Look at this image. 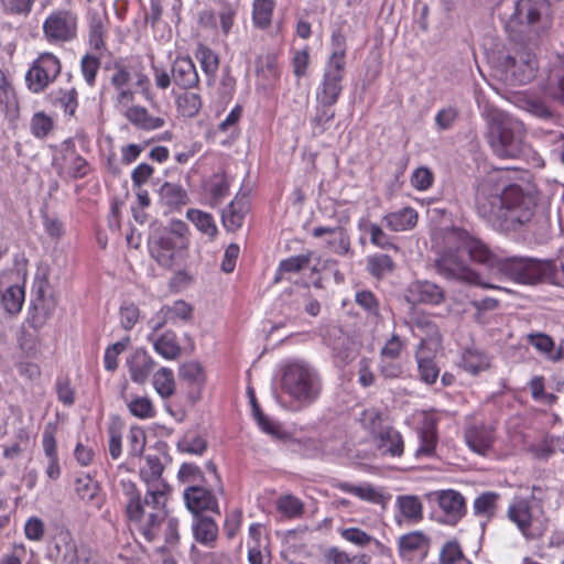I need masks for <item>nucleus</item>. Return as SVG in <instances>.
Listing matches in <instances>:
<instances>
[{"mask_svg":"<svg viewBox=\"0 0 564 564\" xmlns=\"http://www.w3.org/2000/svg\"><path fill=\"white\" fill-rule=\"evenodd\" d=\"M163 465L158 456L148 455L140 468V476L147 484V492L141 497L135 484L122 480L126 498V516L132 528L148 542L163 540L169 547L180 541L178 521L169 517L165 506L170 486L162 478Z\"/></svg>","mask_w":564,"mask_h":564,"instance_id":"f257e3e1","label":"nucleus"},{"mask_svg":"<svg viewBox=\"0 0 564 564\" xmlns=\"http://www.w3.org/2000/svg\"><path fill=\"white\" fill-rule=\"evenodd\" d=\"M547 9L546 0H519L510 15L506 30L512 46L495 63L496 75L509 86L530 83L538 70L532 52L539 39L545 33L549 22L542 14Z\"/></svg>","mask_w":564,"mask_h":564,"instance_id":"f03ea898","label":"nucleus"},{"mask_svg":"<svg viewBox=\"0 0 564 564\" xmlns=\"http://www.w3.org/2000/svg\"><path fill=\"white\" fill-rule=\"evenodd\" d=\"M474 205L479 217L500 230L543 229L547 224L545 215L538 212L536 196L508 184L500 172L487 174L477 184Z\"/></svg>","mask_w":564,"mask_h":564,"instance_id":"7ed1b4c3","label":"nucleus"},{"mask_svg":"<svg viewBox=\"0 0 564 564\" xmlns=\"http://www.w3.org/2000/svg\"><path fill=\"white\" fill-rule=\"evenodd\" d=\"M474 242L486 246L466 231H454L447 239L448 246L435 261L437 273L449 280L481 285L487 289H499L496 285L482 283L479 274L470 269L467 256L471 261L485 265L481 257L474 252L475 248L471 246Z\"/></svg>","mask_w":564,"mask_h":564,"instance_id":"20e7f679","label":"nucleus"},{"mask_svg":"<svg viewBox=\"0 0 564 564\" xmlns=\"http://www.w3.org/2000/svg\"><path fill=\"white\" fill-rule=\"evenodd\" d=\"M474 252L481 257L485 267L495 270L509 279L523 283L534 284L541 280L549 279L554 270L552 261H540L532 258L510 257L502 258L492 253L487 246L471 245Z\"/></svg>","mask_w":564,"mask_h":564,"instance_id":"39448f33","label":"nucleus"},{"mask_svg":"<svg viewBox=\"0 0 564 564\" xmlns=\"http://www.w3.org/2000/svg\"><path fill=\"white\" fill-rule=\"evenodd\" d=\"M332 53L325 64L321 84L316 89V101L335 105L344 89L346 73L347 41L341 30H334L330 35Z\"/></svg>","mask_w":564,"mask_h":564,"instance_id":"423d86ee","label":"nucleus"},{"mask_svg":"<svg viewBox=\"0 0 564 564\" xmlns=\"http://www.w3.org/2000/svg\"><path fill=\"white\" fill-rule=\"evenodd\" d=\"M525 128L523 123L506 113L494 117L488 132V143L500 159H518L525 153Z\"/></svg>","mask_w":564,"mask_h":564,"instance_id":"0eeeda50","label":"nucleus"},{"mask_svg":"<svg viewBox=\"0 0 564 564\" xmlns=\"http://www.w3.org/2000/svg\"><path fill=\"white\" fill-rule=\"evenodd\" d=\"M281 387L290 398L300 404L313 403L322 391L317 371L303 361H294L283 369Z\"/></svg>","mask_w":564,"mask_h":564,"instance_id":"6e6552de","label":"nucleus"},{"mask_svg":"<svg viewBox=\"0 0 564 564\" xmlns=\"http://www.w3.org/2000/svg\"><path fill=\"white\" fill-rule=\"evenodd\" d=\"M62 70L61 59L51 52L40 53L25 74V84L33 94L43 93Z\"/></svg>","mask_w":564,"mask_h":564,"instance_id":"1a4fd4ad","label":"nucleus"},{"mask_svg":"<svg viewBox=\"0 0 564 564\" xmlns=\"http://www.w3.org/2000/svg\"><path fill=\"white\" fill-rule=\"evenodd\" d=\"M77 14L66 9L52 11L42 25L44 39L54 45L74 41L77 37Z\"/></svg>","mask_w":564,"mask_h":564,"instance_id":"9d476101","label":"nucleus"},{"mask_svg":"<svg viewBox=\"0 0 564 564\" xmlns=\"http://www.w3.org/2000/svg\"><path fill=\"white\" fill-rule=\"evenodd\" d=\"M112 69L113 73L110 77V83L115 89L128 87V85L134 80V86L140 88L143 94L149 93L150 79L143 72L141 62H127L120 58L113 62Z\"/></svg>","mask_w":564,"mask_h":564,"instance_id":"9b49d317","label":"nucleus"},{"mask_svg":"<svg viewBox=\"0 0 564 564\" xmlns=\"http://www.w3.org/2000/svg\"><path fill=\"white\" fill-rule=\"evenodd\" d=\"M398 555L404 562L424 561L431 549V538L415 530L400 535L397 540Z\"/></svg>","mask_w":564,"mask_h":564,"instance_id":"f8f14e48","label":"nucleus"},{"mask_svg":"<svg viewBox=\"0 0 564 564\" xmlns=\"http://www.w3.org/2000/svg\"><path fill=\"white\" fill-rule=\"evenodd\" d=\"M444 514V522L455 525L466 514V501L456 490H438L432 494Z\"/></svg>","mask_w":564,"mask_h":564,"instance_id":"ddd939ff","label":"nucleus"},{"mask_svg":"<svg viewBox=\"0 0 564 564\" xmlns=\"http://www.w3.org/2000/svg\"><path fill=\"white\" fill-rule=\"evenodd\" d=\"M183 248L185 246L163 231L154 232L149 241L151 257L165 268L173 265L176 251Z\"/></svg>","mask_w":564,"mask_h":564,"instance_id":"4468645a","label":"nucleus"},{"mask_svg":"<svg viewBox=\"0 0 564 564\" xmlns=\"http://www.w3.org/2000/svg\"><path fill=\"white\" fill-rule=\"evenodd\" d=\"M183 498L186 508L195 516L203 511L219 513L218 500L215 495L199 485L187 486L184 489Z\"/></svg>","mask_w":564,"mask_h":564,"instance_id":"2eb2a0df","label":"nucleus"},{"mask_svg":"<svg viewBox=\"0 0 564 564\" xmlns=\"http://www.w3.org/2000/svg\"><path fill=\"white\" fill-rule=\"evenodd\" d=\"M56 432L57 425L50 422L45 425L42 434L43 453L47 459L45 475L51 480H57L62 474L57 453Z\"/></svg>","mask_w":564,"mask_h":564,"instance_id":"dca6fc26","label":"nucleus"},{"mask_svg":"<svg viewBox=\"0 0 564 564\" xmlns=\"http://www.w3.org/2000/svg\"><path fill=\"white\" fill-rule=\"evenodd\" d=\"M312 236L314 238H321L327 236L326 245L336 254L339 256H351V243L350 237L347 230L341 226L328 227L317 226L313 228Z\"/></svg>","mask_w":564,"mask_h":564,"instance_id":"f3484780","label":"nucleus"},{"mask_svg":"<svg viewBox=\"0 0 564 564\" xmlns=\"http://www.w3.org/2000/svg\"><path fill=\"white\" fill-rule=\"evenodd\" d=\"M171 73L174 85L181 89H192L199 84L196 66L189 57H176Z\"/></svg>","mask_w":564,"mask_h":564,"instance_id":"a211bd4d","label":"nucleus"},{"mask_svg":"<svg viewBox=\"0 0 564 564\" xmlns=\"http://www.w3.org/2000/svg\"><path fill=\"white\" fill-rule=\"evenodd\" d=\"M192 315V307L184 301H175L172 305L163 306L156 319L149 321V326L153 332L161 329L167 322H175L176 319L187 321Z\"/></svg>","mask_w":564,"mask_h":564,"instance_id":"6ab92c4d","label":"nucleus"},{"mask_svg":"<svg viewBox=\"0 0 564 564\" xmlns=\"http://www.w3.org/2000/svg\"><path fill=\"white\" fill-rule=\"evenodd\" d=\"M127 364L131 380L139 384L148 380L155 366L154 359L143 348L135 349Z\"/></svg>","mask_w":564,"mask_h":564,"instance_id":"aec40b11","label":"nucleus"},{"mask_svg":"<svg viewBox=\"0 0 564 564\" xmlns=\"http://www.w3.org/2000/svg\"><path fill=\"white\" fill-rule=\"evenodd\" d=\"M375 444L382 455L401 457L404 452L402 435L392 427L379 431L375 435Z\"/></svg>","mask_w":564,"mask_h":564,"instance_id":"412c9836","label":"nucleus"},{"mask_svg":"<svg viewBox=\"0 0 564 564\" xmlns=\"http://www.w3.org/2000/svg\"><path fill=\"white\" fill-rule=\"evenodd\" d=\"M508 519L513 522L523 535L529 536L530 528L532 525V508L528 499H514L507 511Z\"/></svg>","mask_w":564,"mask_h":564,"instance_id":"4be33fe9","label":"nucleus"},{"mask_svg":"<svg viewBox=\"0 0 564 564\" xmlns=\"http://www.w3.org/2000/svg\"><path fill=\"white\" fill-rule=\"evenodd\" d=\"M437 430L436 422L433 419H426L423 427L419 432V446L414 456L419 459L432 458L436 454Z\"/></svg>","mask_w":564,"mask_h":564,"instance_id":"5701e85b","label":"nucleus"},{"mask_svg":"<svg viewBox=\"0 0 564 564\" xmlns=\"http://www.w3.org/2000/svg\"><path fill=\"white\" fill-rule=\"evenodd\" d=\"M154 333L152 330L149 340L152 343L155 352L166 360H176L182 355V347L177 341L176 334L166 330L159 336H154Z\"/></svg>","mask_w":564,"mask_h":564,"instance_id":"b1692460","label":"nucleus"},{"mask_svg":"<svg viewBox=\"0 0 564 564\" xmlns=\"http://www.w3.org/2000/svg\"><path fill=\"white\" fill-rule=\"evenodd\" d=\"M465 438L475 453L486 455L492 446L495 431L488 425H475L466 431Z\"/></svg>","mask_w":564,"mask_h":564,"instance_id":"393cba45","label":"nucleus"},{"mask_svg":"<svg viewBox=\"0 0 564 564\" xmlns=\"http://www.w3.org/2000/svg\"><path fill=\"white\" fill-rule=\"evenodd\" d=\"M417 212L412 207H403L397 212L388 213L382 221L392 231H406L413 229L417 224Z\"/></svg>","mask_w":564,"mask_h":564,"instance_id":"a878e982","label":"nucleus"},{"mask_svg":"<svg viewBox=\"0 0 564 564\" xmlns=\"http://www.w3.org/2000/svg\"><path fill=\"white\" fill-rule=\"evenodd\" d=\"M415 360L417 364L420 379L426 384L435 383L440 376V368L436 365L434 358L429 352H426L425 340L420 343L415 351Z\"/></svg>","mask_w":564,"mask_h":564,"instance_id":"bb28decb","label":"nucleus"},{"mask_svg":"<svg viewBox=\"0 0 564 564\" xmlns=\"http://www.w3.org/2000/svg\"><path fill=\"white\" fill-rule=\"evenodd\" d=\"M194 540L207 547H214L218 536L217 523L208 517H197L192 523Z\"/></svg>","mask_w":564,"mask_h":564,"instance_id":"cd10ccee","label":"nucleus"},{"mask_svg":"<svg viewBox=\"0 0 564 564\" xmlns=\"http://www.w3.org/2000/svg\"><path fill=\"white\" fill-rule=\"evenodd\" d=\"M410 294L413 301L437 305L444 301L443 290L430 281H416L410 286Z\"/></svg>","mask_w":564,"mask_h":564,"instance_id":"c85d7f7f","label":"nucleus"},{"mask_svg":"<svg viewBox=\"0 0 564 564\" xmlns=\"http://www.w3.org/2000/svg\"><path fill=\"white\" fill-rule=\"evenodd\" d=\"M124 117L133 126L143 130H156L164 126L165 120L162 117H155L142 106H130L124 112Z\"/></svg>","mask_w":564,"mask_h":564,"instance_id":"c756f323","label":"nucleus"},{"mask_svg":"<svg viewBox=\"0 0 564 564\" xmlns=\"http://www.w3.org/2000/svg\"><path fill=\"white\" fill-rule=\"evenodd\" d=\"M248 213V202L245 198H235L221 214V221L227 230L235 231L243 224Z\"/></svg>","mask_w":564,"mask_h":564,"instance_id":"7c9ffc66","label":"nucleus"},{"mask_svg":"<svg viewBox=\"0 0 564 564\" xmlns=\"http://www.w3.org/2000/svg\"><path fill=\"white\" fill-rule=\"evenodd\" d=\"M33 312L28 317V324L34 329H40L51 317L56 307V301L53 296L41 297V300H32Z\"/></svg>","mask_w":564,"mask_h":564,"instance_id":"2f4dec72","label":"nucleus"},{"mask_svg":"<svg viewBox=\"0 0 564 564\" xmlns=\"http://www.w3.org/2000/svg\"><path fill=\"white\" fill-rule=\"evenodd\" d=\"M55 550L61 564H76L80 556V551H77L76 543L67 531L58 533Z\"/></svg>","mask_w":564,"mask_h":564,"instance_id":"473e14b6","label":"nucleus"},{"mask_svg":"<svg viewBox=\"0 0 564 564\" xmlns=\"http://www.w3.org/2000/svg\"><path fill=\"white\" fill-rule=\"evenodd\" d=\"M126 386L121 391V398L127 403L129 412L141 420H148L155 416V408L149 397H133L128 399L124 393Z\"/></svg>","mask_w":564,"mask_h":564,"instance_id":"72a5a7b5","label":"nucleus"},{"mask_svg":"<svg viewBox=\"0 0 564 564\" xmlns=\"http://www.w3.org/2000/svg\"><path fill=\"white\" fill-rule=\"evenodd\" d=\"M499 499L500 495L494 491H486L476 497L473 505L475 516L486 520L492 519L497 512Z\"/></svg>","mask_w":564,"mask_h":564,"instance_id":"f704fd0d","label":"nucleus"},{"mask_svg":"<svg viewBox=\"0 0 564 564\" xmlns=\"http://www.w3.org/2000/svg\"><path fill=\"white\" fill-rule=\"evenodd\" d=\"M338 489L371 503H381L383 501L382 492L369 484L356 486L349 482H340Z\"/></svg>","mask_w":564,"mask_h":564,"instance_id":"c9c22d12","label":"nucleus"},{"mask_svg":"<svg viewBox=\"0 0 564 564\" xmlns=\"http://www.w3.org/2000/svg\"><path fill=\"white\" fill-rule=\"evenodd\" d=\"M275 0H253L252 22L257 29L264 30L271 25Z\"/></svg>","mask_w":564,"mask_h":564,"instance_id":"e433bc0d","label":"nucleus"},{"mask_svg":"<svg viewBox=\"0 0 564 564\" xmlns=\"http://www.w3.org/2000/svg\"><path fill=\"white\" fill-rule=\"evenodd\" d=\"M337 532L345 542L359 549L371 545L373 541V535L356 525L339 527Z\"/></svg>","mask_w":564,"mask_h":564,"instance_id":"4c0bfd02","label":"nucleus"},{"mask_svg":"<svg viewBox=\"0 0 564 564\" xmlns=\"http://www.w3.org/2000/svg\"><path fill=\"white\" fill-rule=\"evenodd\" d=\"M397 502L401 514L410 523H417L423 519V505L416 496H401Z\"/></svg>","mask_w":564,"mask_h":564,"instance_id":"58836bf2","label":"nucleus"},{"mask_svg":"<svg viewBox=\"0 0 564 564\" xmlns=\"http://www.w3.org/2000/svg\"><path fill=\"white\" fill-rule=\"evenodd\" d=\"M161 200L172 208L187 204L186 191L178 184L166 182L160 187Z\"/></svg>","mask_w":564,"mask_h":564,"instance_id":"ea45409f","label":"nucleus"},{"mask_svg":"<svg viewBox=\"0 0 564 564\" xmlns=\"http://www.w3.org/2000/svg\"><path fill=\"white\" fill-rule=\"evenodd\" d=\"M186 217L202 234L208 236L210 239L216 237L218 229L210 214L191 208L186 212Z\"/></svg>","mask_w":564,"mask_h":564,"instance_id":"a19ab883","label":"nucleus"},{"mask_svg":"<svg viewBox=\"0 0 564 564\" xmlns=\"http://www.w3.org/2000/svg\"><path fill=\"white\" fill-rule=\"evenodd\" d=\"M463 368L471 373L478 375L490 367L489 357L477 349H467L463 355Z\"/></svg>","mask_w":564,"mask_h":564,"instance_id":"79ce46f5","label":"nucleus"},{"mask_svg":"<svg viewBox=\"0 0 564 564\" xmlns=\"http://www.w3.org/2000/svg\"><path fill=\"white\" fill-rule=\"evenodd\" d=\"M153 387L156 393L167 399L175 392L174 373L170 368L162 367L153 375Z\"/></svg>","mask_w":564,"mask_h":564,"instance_id":"37998d69","label":"nucleus"},{"mask_svg":"<svg viewBox=\"0 0 564 564\" xmlns=\"http://www.w3.org/2000/svg\"><path fill=\"white\" fill-rule=\"evenodd\" d=\"M359 229L368 231L370 235V242L381 249H393L395 251L399 250V247L394 245L390 237L383 231V229L375 224L369 223L367 220H361L359 223Z\"/></svg>","mask_w":564,"mask_h":564,"instance_id":"c03bdc74","label":"nucleus"},{"mask_svg":"<svg viewBox=\"0 0 564 564\" xmlns=\"http://www.w3.org/2000/svg\"><path fill=\"white\" fill-rule=\"evenodd\" d=\"M327 564H370L371 556L366 553L349 555L347 552L334 546L325 554Z\"/></svg>","mask_w":564,"mask_h":564,"instance_id":"a18cd8bd","label":"nucleus"},{"mask_svg":"<svg viewBox=\"0 0 564 564\" xmlns=\"http://www.w3.org/2000/svg\"><path fill=\"white\" fill-rule=\"evenodd\" d=\"M195 56L200 63L203 72L207 76V84L212 85V80H214L219 66L218 55L206 46H199Z\"/></svg>","mask_w":564,"mask_h":564,"instance_id":"49530a36","label":"nucleus"},{"mask_svg":"<svg viewBox=\"0 0 564 564\" xmlns=\"http://www.w3.org/2000/svg\"><path fill=\"white\" fill-rule=\"evenodd\" d=\"M438 564H471V562L464 555L459 543L456 540H451L443 544Z\"/></svg>","mask_w":564,"mask_h":564,"instance_id":"de8ad7c7","label":"nucleus"},{"mask_svg":"<svg viewBox=\"0 0 564 564\" xmlns=\"http://www.w3.org/2000/svg\"><path fill=\"white\" fill-rule=\"evenodd\" d=\"M252 412L253 416L257 421L258 426L267 434L275 437V438H284L286 437L285 431L281 427L280 424L272 421L268 417L256 403L254 398L252 397Z\"/></svg>","mask_w":564,"mask_h":564,"instance_id":"09e8293b","label":"nucleus"},{"mask_svg":"<svg viewBox=\"0 0 564 564\" xmlns=\"http://www.w3.org/2000/svg\"><path fill=\"white\" fill-rule=\"evenodd\" d=\"M24 289L18 284L9 286L2 294L1 303L6 312L17 314L24 303Z\"/></svg>","mask_w":564,"mask_h":564,"instance_id":"8fccbe9b","label":"nucleus"},{"mask_svg":"<svg viewBox=\"0 0 564 564\" xmlns=\"http://www.w3.org/2000/svg\"><path fill=\"white\" fill-rule=\"evenodd\" d=\"M393 269L394 262L388 254H373L367 258V270L377 279L391 273Z\"/></svg>","mask_w":564,"mask_h":564,"instance_id":"3c124183","label":"nucleus"},{"mask_svg":"<svg viewBox=\"0 0 564 564\" xmlns=\"http://www.w3.org/2000/svg\"><path fill=\"white\" fill-rule=\"evenodd\" d=\"M334 105H324L316 101V115L312 120L313 133L321 135L327 129V124L335 118Z\"/></svg>","mask_w":564,"mask_h":564,"instance_id":"603ef678","label":"nucleus"},{"mask_svg":"<svg viewBox=\"0 0 564 564\" xmlns=\"http://www.w3.org/2000/svg\"><path fill=\"white\" fill-rule=\"evenodd\" d=\"M54 120L51 116L44 111L35 112L30 121V130L33 137L36 139L46 138L54 129Z\"/></svg>","mask_w":564,"mask_h":564,"instance_id":"864d4df0","label":"nucleus"},{"mask_svg":"<svg viewBox=\"0 0 564 564\" xmlns=\"http://www.w3.org/2000/svg\"><path fill=\"white\" fill-rule=\"evenodd\" d=\"M257 73L269 80H276L280 77L278 57L273 54L261 55L257 58Z\"/></svg>","mask_w":564,"mask_h":564,"instance_id":"5fc2aeb1","label":"nucleus"},{"mask_svg":"<svg viewBox=\"0 0 564 564\" xmlns=\"http://www.w3.org/2000/svg\"><path fill=\"white\" fill-rule=\"evenodd\" d=\"M177 107L183 116L195 117L202 109V98L196 93H185L181 95L177 100Z\"/></svg>","mask_w":564,"mask_h":564,"instance_id":"6e6d98bb","label":"nucleus"},{"mask_svg":"<svg viewBox=\"0 0 564 564\" xmlns=\"http://www.w3.org/2000/svg\"><path fill=\"white\" fill-rule=\"evenodd\" d=\"M66 173L72 178H83L89 173V164L86 159L72 151L66 158Z\"/></svg>","mask_w":564,"mask_h":564,"instance_id":"4d7b16f0","label":"nucleus"},{"mask_svg":"<svg viewBox=\"0 0 564 564\" xmlns=\"http://www.w3.org/2000/svg\"><path fill=\"white\" fill-rule=\"evenodd\" d=\"M355 302L366 312L368 317L377 318L379 316V301L372 292L368 290L356 292Z\"/></svg>","mask_w":564,"mask_h":564,"instance_id":"13d9d810","label":"nucleus"},{"mask_svg":"<svg viewBox=\"0 0 564 564\" xmlns=\"http://www.w3.org/2000/svg\"><path fill=\"white\" fill-rule=\"evenodd\" d=\"M100 68V58L93 54H85L80 61V73L86 84L94 87Z\"/></svg>","mask_w":564,"mask_h":564,"instance_id":"bf43d9fd","label":"nucleus"},{"mask_svg":"<svg viewBox=\"0 0 564 564\" xmlns=\"http://www.w3.org/2000/svg\"><path fill=\"white\" fill-rule=\"evenodd\" d=\"M276 506L278 510L288 518H297L303 513L302 501L292 495L279 498Z\"/></svg>","mask_w":564,"mask_h":564,"instance_id":"052dcab7","label":"nucleus"},{"mask_svg":"<svg viewBox=\"0 0 564 564\" xmlns=\"http://www.w3.org/2000/svg\"><path fill=\"white\" fill-rule=\"evenodd\" d=\"M105 25L99 17H93L89 23V44L95 51L105 48Z\"/></svg>","mask_w":564,"mask_h":564,"instance_id":"680f3d73","label":"nucleus"},{"mask_svg":"<svg viewBox=\"0 0 564 564\" xmlns=\"http://www.w3.org/2000/svg\"><path fill=\"white\" fill-rule=\"evenodd\" d=\"M178 447L182 452L202 455L206 451L207 444L202 436L195 433H187L178 443Z\"/></svg>","mask_w":564,"mask_h":564,"instance_id":"e2e57ef3","label":"nucleus"},{"mask_svg":"<svg viewBox=\"0 0 564 564\" xmlns=\"http://www.w3.org/2000/svg\"><path fill=\"white\" fill-rule=\"evenodd\" d=\"M23 532L29 541L41 542L45 535V524L41 518L32 516L25 521Z\"/></svg>","mask_w":564,"mask_h":564,"instance_id":"0e129e2a","label":"nucleus"},{"mask_svg":"<svg viewBox=\"0 0 564 564\" xmlns=\"http://www.w3.org/2000/svg\"><path fill=\"white\" fill-rule=\"evenodd\" d=\"M528 341L536 350L544 354L549 360L551 356L556 352L554 340L545 334H531L528 337Z\"/></svg>","mask_w":564,"mask_h":564,"instance_id":"69168bd1","label":"nucleus"},{"mask_svg":"<svg viewBox=\"0 0 564 564\" xmlns=\"http://www.w3.org/2000/svg\"><path fill=\"white\" fill-rule=\"evenodd\" d=\"M410 182L415 189L427 191L433 185L434 174L429 167L421 166L412 172Z\"/></svg>","mask_w":564,"mask_h":564,"instance_id":"338daca9","label":"nucleus"},{"mask_svg":"<svg viewBox=\"0 0 564 564\" xmlns=\"http://www.w3.org/2000/svg\"><path fill=\"white\" fill-rule=\"evenodd\" d=\"M209 193L216 203L221 202L229 193V182L224 174H214L209 181Z\"/></svg>","mask_w":564,"mask_h":564,"instance_id":"774afa93","label":"nucleus"}]
</instances>
